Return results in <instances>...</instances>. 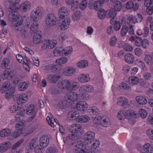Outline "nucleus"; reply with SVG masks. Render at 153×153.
<instances>
[{"label":"nucleus","instance_id":"f257e3e1","mask_svg":"<svg viewBox=\"0 0 153 153\" xmlns=\"http://www.w3.org/2000/svg\"><path fill=\"white\" fill-rule=\"evenodd\" d=\"M44 12L43 8L38 7L31 13V19L35 22H37L41 19Z\"/></svg>","mask_w":153,"mask_h":153},{"label":"nucleus","instance_id":"f03ea898","mask_svg":"<svg viewBox=\"0 0 153 153\" xmlns=\"http://www.w3.org/2000/svg\"><path fill=\"white\" fill-rule=\"evenodd\" d=\"M58 20L57 19L55 15L51 13L47 14L45 20L46 26L48 27L53 26L58 23Z\"/></svg>","mask_w":153,"mask_h":153},{"label":"nucleus","instance_id":"7ed1b4c3","mask_svg":"<svg viewBox=\"0 0 153 153\" xmlns=\"http://www.w3.org/2000/svg\"><path fill=\"white\" fill-rule=\"evenodd\" d=\"M8 18L9 20L12 22L13 25L15 27H18L22 25L23 21L21 16L16 15L15 14H9Z\"/></svg>","mask_w":153,"mask_h":153},{"label":"nucleus","instance_id":"20e7f679","mask_svg":"<svg viewBox=\"0 0 153 153\" xmlns=\"http://www.w3.org/2000/svg\"><path fill=\"white\" fill-rule=\"evenodd\" d=\"M75 147L74 150L75 153H83L86 147L82 141L79 140L74 142Z\"/></svg>","mask_w":153,"mask_h":153},{"label":"nucleus","instance_id":"39448f33","mask_svg":"<svg viewBox=\"0 0 153 153\" xmlns=\"http://www.w3.org/2000/svg\"><path fill=\"white\" fill-rule=\"evenodd\" d=\"M78 97V95L76 93L70 91L66 93L64 97L65 99L71 105L77 100Z\"/></svg>","mask_w":153,"mask_h":153},{"label":"nucleus","instance_id":"423d86ee","mask_svg":"<svg viewBox=\"0 0 153 153\" xmlns=\"http://www.w3.org/2000/svg\"><path fill=\"white\" fill-rule=\"evenodd\" d=\"M57 44L55 40H45L42 42L41 44V48L43 50L46 49H52L55 47Z\"/></svg>","mask_w":153,"mask_h":153},{"label":"nucleus","instance_id":"0eeeda50","mask_svg":"<svg viewBox=\"0 0 153 153\" xmlns=\"http://www.w3.org/2000/svg\"><path fill=\"white\" fill-rule=\"evenodd\" d=\"M82 127V126L78 124H73L69 126V130L70 132L76 133L78 134H81Z\"/></svg>","mask_w":153,"mask_h":153},{"label":"nucleus","instance_id":"6e6552de","mask_svg":"<svg viewBox=\"0 0 153 153\" xmlns=\"http://www.w3.org/2000/svg\"><path fill=\"white\" fill-rule=\"evenodd\" d=\"M71 81L68 80H63L59 82L58 84V87L62 89H66L70 91Z\"/></svg>","mask_w":153,"mask_h":153},{"label":"nucleus","instance_id":"1a4fd4ad","mask_svg":"<svg viewBox=\"0 0 153 153\" xmlns=\"http://www.w3.org/2000/svg\"><path fill=\"white\" fill-rule=\"evenodd\" d=\"M76 71V69L73 67H69L63 69L62 73L65 76H70L75 74Z\"/></svg>","mask_w":153,"mask_h":153},{"label":"nucleus","instance_id":"9d476101","mask_svg":"<svg viewBox=\"0 0 153 153\" xmlns=\"http://www.w3.org/2000/svg\"><path fill=\"white\" fill-rule=\"evenodd\" d=\"M117 103L119 105L122 106L124 108L128 107L129 105L128 103V100L124 97L119 98Z\"/></svg>","mask_w":153,"mask_h":153},{"label":"nucleus","instance_id":"9b49d317","mask_svg":"<svg viewBox=\"0 0 153 153\" xmlns=\"http://www.w3.org/2000/svg\"><path fill=\"white\" fill-rule=\"evenodd\" d=\"M79 116V114L78 111L74 110L69 111L67 115L69 119L73 120H78Z\"/></svg>","mask_w":153,"mask_h":153},{"label":"nucleus","instance_id":"f8f14e48","mask_svg":"<svg viewBox=\"0 0 153 153\" xmlns=\"http://www.w3.org/2000/svg\"><path fill=\"white\" fill-rule=\"evenodd\" d=\"M49 142V139L47 136L44 135L40 138L39 144L40 146L43 148L46 147L48 145Z\"/></svg>","mask_w":153,"mask_h":153},{"label":"nucleus","instance_id":"ddd939ff","mask_svg":"<svg viewBox=\"0 0 153 153\" xmlns=\"http://www.w3.org/2000/svg\"><path fill=\"white\" fill-rule=\"evenodd\" d=\"M60 78V76L57 74H48L47 78L49 82L51 83H55Z\"/></svg>","mask_w":153,"mask_h":153},{"label":"nucleus","instance_id":"4468645a","mask_svg":"<svg viewBox=\"0 0 153 153\" xmlns=\"http://www.w3.org/2000/svg\"><path fill=\"white\" fill-rule=\"evenodd\" d=\"M42 32L39 30L37 31L35 33L33 37V42L36 44L39 43L42 39Z\"/></svg>","mask_w":153,"mask_h":153},{"label":"nucleus","instance_id":"2eb2a0df","mask_svg":"<svg viewBox=\"0 0 153 153\" xmlns=\"http://www.w3.org/2000/svg\"><path fill=\"white\" fill-rule=\"evenodd\" d=\"M68 13V9L65 7L61 8L59 11V16L60 19H63L64 18L67 17V15Z\"/></svg>","mask_w":153,"mask_h":153},{"label":"nucleus","instance_id":"dca6fc26","mask_svg":"<svg viewBox=\"0 0 153 153\" xmlns=\"http://www.w3.org/2000/svg\"><path fill=\"white\" fill-rule=\"evenodd\" d=\"M95 137V134L92 131H89L85 133L83 135V140L85 141H90Z\"/></svg>","mask_w":153,"mask_h":153},{"label":"nucleus","instance_id":"f3484780","mask_svg":"<svg viewBox=\"0 0 153 153\" xmlns=\"http://www.w3.org/2000/svg\"><path fill=\"white\" fill-rule=\"evenodd\" d=\"M15 88L13 86L10 87V88L7 91L5 94L6 98L9 100L11 99L14 96Z\"/></svg>","mask_w":153,"mask_h":153},{"label":"nucleus","instance_id":"a211bd4d","mask_svg":"<svg viewBox=\"0 0 153 153\" xmlns=\"http://www.w3.org/2000/svg\"><path fill=\"white\" fill-rule=\"evenodd\" d=\"M90 79L89 75L88 74H81L78 76V79L81 83H85L88 82Z\"/></svg>","mask_w":153,"mask_h":153},{"label":"nucleus","instance_id":"6ab92c4d","mask_svg":"<svg viewBox=\"0 0 153 153\" xmlns=\"http://www.w3.org/2000/svg\"><path fill=\"white\" fill-rule=\"evenodd\" d=\"M31 7L30 3L27 1H25L22 3L20 7L22 12H25L29 10Z\"/></svg>","mask_w":153,"mask_h":153},{"label":"nucleus","instance_id":"aec40b11","mask_svg":"<svg viewBox=\"0 0 153 153\" xmlns=\"http://www.w3.org/2000/svg\"><path fill=\"white\" fill-rule=\"evenodd\" d=\"M88 107V105L85 102H80L76 104V108L79 111H84L87 109Z\"/></svg>","mask_w":153,"mask_h":153},{"label":"nucleus","instance_id":"412c9836","mask_svg":"<svg viewBox=\"0 0 153 153\" xmlns=\"http://www.w3.org/2000/svg\"><path fill=\"white\" fill-rule=\"evenodd\" d=\"M28 100V97L25 94L19 95L17 97V102L19 105L26 102Z\"/></svg>","mask_w":153,"mask_h":153},{"label":"nucleus","instance_id":"4be33fe9","mask_svg":"<svg viewBox=\"0 0 153 153\" xmlns=\"http://www.w3.org/2000/svg\"><path fill=\"white\" fill-rule=\"evenodd\" d=\"M64 18L65 20L62 22L60 26L62 30H65L68 28L70 23L71 19L67 17Z\"/></svg>","mask_w":153,"mask_h":153},{"label":"nucleus","instance_id":"5701e85b","mask_svg":"<svg viewBox=\"0 0 153 153\" xmlns=\"http://www.w3.org/2000/svg\"><path fill=\"white\" fill-rule=\"evenodd\" d=\"M10 142H3L0 144V152L3 153L7 151L11 146Z\"/></svg>","mask_w":153,"mask_h":153},{"label":"nucleus","instance_id":"b1692460","mask_svg":"<svg viewBox=\"0 0 153 153\" xmlns=\"http://www.w3.org/2000/svg\"><path fill=\"white\" fill-rule=\"evenodd\" d=\"M28 27L30 29V33L32 34L34 33H35L37 31L38 29L39 24L37 22H35L29 24L28 25Z\"/></svg>","mask_w":153,"mask_h":153},{"label":"nucleus","instance_id":"393cba45","mask_svg":"<svg viewBox=\"0 0 153 153\" xmlns=\"http://www.w3.org/2000/svg\"><path fill=\"white\" fill-rule=\"evenodd\" d=\"M124 59L126 62L128 64H132L134 60V56L131 54L128 53L125 55Z\"/></svg>","mask_w":153,"mask_h":153},{"label":"nucleus","instance_id":"a878e982","mask_svg":"<svg viewBox=\"0 0 153 153\" xmlns=\"http://www.w3.org/2000/svg\"><path fill=\"white\" fill-rule=\"evenodd\" d=\"M71 105L65 99L61 100L58 103V106L60 109H65Z\"/></svg>","mask_w":153,"mask_h":153},{"label":"nucleus","instance_id":"bb28decb","mask_svg":"<svg viewBox=\"0 0 153 153\" xmlns=\"http://www.w3.org/2000/svg\"><path fill=\"white\" fill-rule=\"evenodd\" d=\"M16 59L20 63H22L23 65H25L26 67H25V69L26 70L29 71L30 69V67L29 66L28 63L24 62L23 61L24 58L20 54L16 55Z\"/></svg>","mask_w":153,"mask_h":153},{"label":"nucleus","instance_id":"cd10ccee","mask_svg":"<svg viewBox=\"0 0 153 153\" xmlns=\"http://www.w3.org/2000/svg\"><path fill=\"white\" fill-rule=\"evenodd\" d=\"M73 0H68L66 1V3L68 4H71V10L74 11L79 7V4L77 1H75L73 3Z\"/></svg>","mask_w":153,"mask_h":153},{"label":"nucleus","instance_id":"c85d7f7f","mask_svg":"<svg viewBox=\"0 0 153 153\" xmlns=\"http://www.w3.org/2000/svg\"><path fill=\"white\" fill-rule=\"evenodd\" d=\"M100 121L101 125L105 127H107L110 124L109 119L106 117H101L100 119Z\"/></svg>","mask_w":153,"mask_h":153},{"label":"nucleus","instance_id":"c756f323","mask_svg":"<svg viewBox=\"0 0 153 153\" xmlns=\"http://www.w3.org/2000/svg\"><path fill=\"white\" fill-rule=\"evenodd\" d=\"M135 99L136 101L140 105H145L147 102L146 98L142 96H137L136 97Z\"/></svg>","mask_w":153,"mask_h":153},{"label":"nucleus","instance_id":"7c9ffc66","mask_svg":"<svg viewBox=\"0 0 153 153\" xmlns=\"http://www.w3.org/2000/svg\"><path fill=\"white\" fill-rule=\"evenodd\" d=\"M113 3L114 9L116 10V11H120L122 8V3L121 2L117 0H116Z\"/></svg>","mask_w":153,"mask_h":153},{"label":"nucleus","instance_id":"2f4dec72","mask_svg":"<svg viewBox=\"0 0 153 153\" xmlns=\"http://www.w3.org/2000/svg\"><path fill=\"white\" fill-rule=\"evenodd\" d=\"M117 12L116 10L112 8L111 9L108 10L106 12V17L107 18H114Z\"/></svg>","mask_w":153,"mask_h":153},{"label":"nucleus","instance_id":"473e14b6","mask_svg":"<svg viewBox=\"0 0 153 153\" xmlns=\"http://www.w3.org/2000/svg\"><path fill=\"white\" fill-rule=\"evenodd\" d=\"M144 60L147 65L151 64L153 61V53H152V55L150 54L145 55L144 57Z\"/></svg>","mask_w":153,"mask_h":153},{"label":"nucleus","instance_id":"72a5a7b5","mask_svg":"<svg viewBox=\"0 0 153 153\" xmlns=\"http://www.w3.org/2000/svg\"><path fill=\"white\" fill-rule=\"evenodd\" d=\"M105 0H97L94 2L95 9L98 10L101 7L104 3Z\"/></svg>","mask_w":153,"mask_h":153},{"label":"nucleus","instance_id":"f704fd0d","mask_svg":"<svg viewBox=\"0 0 153 153\" xmlns=\"http://www.w3.org/2000/svg\"><path fill=\"white\" fill-rule=\"evenodd\" d=\"M10 83L8 81L4 82L1 88H0V91L2 93H4L5 91H7L10 88Z\"/></svg>","mask_w":153,"mask_h":153},{"label":"nucleus","instance_id":"c9c22d12","mask_svg":"<svg viewBox=\"0 0 153 153\" xmlns=\"http://www.w3.org/2000/svg\"><path fill=\"white\" fill-rule=\"evenodd\" d=\"M26 114L27 115H30L33 114L34 112H36L35 111V108L33 105L31 104L29 105L26 109Z\"/></svg>","mask_w":153,"mask_h":153},{"label":"nucleus","instance_id":"e433bc0d","mask_svg":"<svg viewBox=\"0 0 153 153\" xmlns=\"http://www.w3.org/2000/svg\"><path fill=\"white\" fill-rule=\"evenodd\" d=\"M136 63L141 68L143 71H146L147 70V68L145 63L140 59H137L135 61Z\"/></svg>","mask_w":153,"mask_h":153},{"label":"nucleus","instance_id":"4c0bfd02","mask_svg":"<svg viewBox=\"0 0 153 153\" xmlns=\"http://www.w3.org/2000/svg\"><path fill=\"white\" fill-rule=\"evenodd\" d=\"M11 70L10 68L6 69L3 72V77L4 79H8L12 76L11 74Z\"/></svg>","mask_w":153,"mask_h":153},{"label":"nucleus","instance_id":"58836bf2","mask_svg":"<svg viewBox=\"0 0 153 153\" xmlns=\"http://www.w3.org/2000/svg\"><path fill=\"white\" fill-rule=\"evenodd\" d=\"M79 86V84L78 82L75 81L71 82L70 91H75L77 89Z\"/></svg>","mask_w":153,"mask_h":153},{"label":"nucleus","instance_id":"ea45409f","mask_svg":"<svg viewBox=\"0 0 153 153\" xmlns=\"http://www.w3.org/2000/svg\"><path fill=\"white\" fill-rule=\"evenodd\" d=\"M28 85L26 82H24L20 83L18 86V89L19 91H23L25 90L28 87Z\"/></svg>","mask_w":153,"mask_h":153},{"label":"nucleus","instance_id":"a19ab883","mask_svg":"<svg viewBox=\"0 0 153 153\" xmlns=\"http://www.w3.org/2000/svg\"><path fill=\"white\" fill-rule=\"evenodd\" d=\"M99 110L97 108L93 106L90 108L88 110V112L91 115L97 114L99 112Z\"/></svg>","mask_w":153,"mask_h":153},{"label":"nucleus","instance_id":"79ce46f5","mask_svg":"<svg viewBox=\"0 0 153 153\" xmlns=\"http://www.w3.org/2000/svg\"><path fill=\"white\" fill-rule=\"evenodd\" d=\"M144 150L147 153H151L153 151L152 146L149 143L145 144L143 147Z\"/></svg>","mask_w":153,"mask_h":153},{"label":"nucleus","instance_id":"37998d69","mask_svg":"<svg viewBox=\"0 0 153 153\" xmlns=\"http://www.w3.org/2000/svg\"><path fill=\"white\" fill-rule=\"evenodd\" d=\"M10 132V130L9 129H4L0 131V136L2 137H4L9 135Z\"/></svg>","mask_w":153,"mask_h":153},{"label":"nucleus","instance_id":"c03bdc74","mask_svg":"<svg viewBox=\"0 0 153 153\" xmlns=\"http://www.w3.org/2000/svg\"><path fill=\"white\" fill-rule=\"evenodd\" d=\"M90 120V117L86 115L79 116L78 119V122L81 123H86L88 122Z\"/></svg>","mask_w":153,"mask_h":153},{"label":"nucleus","instance_id":"a18cd8bd","mask_svg":"<svg viewBox=\"0 0 153 153\" xmlns=\"http://www.w3.org/2000/svg\"><path fill=\"white\" fill-rule=\"evenodd\" d=\"M125 118L127 119H129L130 116H133V115H136V113H135L132 110L129 109L125 111Z\"/></svg>","mask_w":153,"mask_h":153},{"label":"nucleus","instance_id":"49530a36","mask_svg":"<svg viewBox=\"0 0 153 153\" xmlns=\"http://www.w3.org/2000/svg\"><path fill=\"white\" fill-rule=\"evenodd\" d=\"M88 65V62L85 60H81L77 63V66L80 68H84Z\"/></svg>","mask_w":153,"mask_h":153},{"label":"nucleus","instance_id":"de8ad7c7","mask_svg":"<svg viewBox=\"0 0 153 153\" xmlns=\"http://www.w3.org/2000/svg\"><path fill=\"white\" fill-rule=\"evenodd\" d=\"M72 51V48L71 47H67L62 50V53L65 56H67L71 53Z\"/></svg>","mask_w":153,"mask_h":153},{"label":"nucleus","instance_id":"09e8293b","mask_svg":"<svg viewBox=\"0 0 153 153\" xmlns=\"http://www.w3.org/2000/svg\"><path fill=\"white\" fill-rule=\"evenodd\" d=\"M128 30V27L126 25H124L121 28L120 31V35L123 37L125 36Z\"/></svg>","mask_w":153,"mask_h":153},{"label":"nucleus","instance_id":"8fccbe9b","mask_svg":"<svg viewBox=\"0 0 153 153\" xmlns=\"http://www.w3.org/2000/svg\"><path fill=\"white\" fill-rule=\"evenodd\" d=\"M10 63L9 59L4 58L2 60L1 64V67L2 68L4 69L7 67Z\"/></svg>","mask_w":153,"mask_h":153},{"label":"nucleus","instance_id":"3c124183","mask_svg":"<svg viewBox=\"0 0 153 153\" xmlns=\"http://www.w3.org/2000/svg\"><path fill=\"white\" fill-rule=\"evenodd\" d=\"M82 13L80 11H76L74 13L73 15L72 18L74 21H77L81 16Z\"/></svg>","mask_w":153,"mask_h":153},{"label":"nucleus","instance_id":"603ef678","mask_svg":"<svg viewBox=\"0 0 153 153\" xmlns=\"http://www.w3.org/2000/svg\"><path fill=\"white\" fill-rule=\"evenodd\" d=\"M80 137V136L79 134H78L76 133H74L70 134L69 135L68 137L67 138V139L69 138L72 140H75Z\"/></svg>","mask_w":153,"mask_h":153},{"label":"nucleus","instance_id":"864d4df0","mask_svg":"<svg viewBox=\"0 0 153 153\" xmlns=\"http://www.w3.org/2000/svg\"><path fill=\"white\" fill-rule=\"evenodd\" d=\"M68 62V59L65 57H62L56 59V64L60 65L66 63Z\"/></svg>","mask_w":153,"mask_h":153},{"label":"nucleus","instance_id":"5fc2aeb1","mask_svg":"<svg viewBox=\"0 0 153 153\" xmlns=\"http://www.w3.org/2000/svg\"><path fill=\"white\" fill-rule=\"evenodd\" d=\"M98 16L100 19H103L106 16V12L102 9H101L98 12Z\"/></svg>","mask_w":153,"mask_h":153},{"label":"nucleus","instance_id":"6e6d98bb","mask_svg":"<svg viewBox=\"0 0 153 153\" xmlns=\"http://www.w3.org/2000/svg\"><path fill=\"white\" fill-rule=\"evenodd\" d=\"M129 81L132 85H136L139 82V79L136 77L132 76L129 78Z\"/></svg>","mask_w":153,"mask_h":153},{"label":"nucleus","instance_id":"4d7b16f0","mask_svg":"<svg viewBox=\"0 0 153 153\" xmlns=\"http://www.w3.org/2000/svg\"><path fill=\"white\" fill-rule=\"evenodd\" d=\"M139 112L140 116L143 118H145L147 115L146 111L144 109H140L139 110Z\"/></svg>","mask_w":153,"mask_h":153},{"label":"nucleus","instance_id":"13d9d810","mask_svg":"<svg viewBox=\"0 0 153 153\" xmlns=\"http://www.w3.org/2000/svg\"><path fill=\"white\" fill-rule=\"evenodd\" d=\"M125 111L123 110L119 111L117 115L118 118L120 120L123 119L125 118Z\"/></svg>","mask_w":153,"mask_h":153},{"label":"nucleus","instance_id":"bf43d9fd","mask_svg":"<svg viewBox=\"0 0 153 153\" xmlns=\"http://www.w3.org/2000/svg\"><path fill=\"white\" fill-rule=\"evenodd\" d=\"M18 112L15 116V120L17 121L20 120V118L23 115V111L20 110L18 111Z\"/></svg>","mask_w":153,"mask_h":153},{"label":"nucleus","instance_id":"052dcab7","mask_svg":"<svg viewBox=\"0 0 153 153\" xmlns=\"http://www.w3.org/2000/svg\"><path fill=\"white\" fill-rule=\"evenodd\" d=\"M98 150L97 149L91 148V149H87L86 148L83 153H97Z\"/></svg>","mask_w":153,"mask_h":153},{"label":"nucleus","instance_id":"680f3d73","mask_svg":"<svg viewBox=\"0 0 153 153\" xmlns=\"http://www.w3.org/2000/svg\"><path fill=\"white\" fill-rule=\"evenodd\" d=\"M18 10V8L17 7H16V6L14 4H11L9 6L8 8L9 11L11 13H13V12H15L17 11Z\"/></svg>","mask_w":153,"mask_h":153},{"label":"nucleus","instance_id":"e2e57ef3","mask_svg":"<svg viewBox=\"0 0 153 153\" xmlns=\"http://www.w3.org/2000/svg\"><path fill=\"white\" fill-rule=\"evenodd\" d=\"M23 141V139H21L16 142L12 146V149L13 150H15L22 143Z\"/></svg>","mask_w":153,"mask_h":153},{"label":"nucleus","instance_id":"0e129e2a","mask_svg":"<svg viewBox=\"0 0 153 153\" xmlns=\"http://www.w3.org/2000/svg\"><path fill=\"white\" fill-rule=\"evenodd\" d=\"M127 22L129 23L133 24L136 23L134 16L131 15L127 17Z\"/></svg>","mask_w":153,"mask_h":153},{"label":"nucleus","instance_id":"69168bd1","mask_svg":"<svg viewBox=\"0 0 153 153\" xmlns=\"http://www.w3.org/2000/svg\"><path fill=\"white\" fill-rule=\"evenodd\" d=\"M142 39L139 37L137 36L136 38L135 44L138 47H140L141 45L142 42Z\"/></svg>","mask_w":153,"mask_h":153},{"label":"nucleus","instance_id":"338daca9","mask_svg":"<svg viewBox=\"0 0 153 153\" xmlns=\"http://www.w3.org/2000/svg\"><path fill=\"white\" fill-rule=\"evenodd\" d=\"M123 49L126 51L131 52L133 50L132 47L128 43H125L123 45Z\"/></svg>","mask_w":153,"mask_h":153},{"label":"nucleus","instance_id":"774afa93","mask_svg":"<svg viewBox=\"0 0 153 153\" xmlns=\"http://www.w3.org/2000/svg\"><path fill=\"white\" fill-rule=\"evenodd\" d=\"M61 48H56L53 51V54L55 56H59L62 53Z\"/></svg>","mask_w":153,"mask_h":153}]
</instances>
